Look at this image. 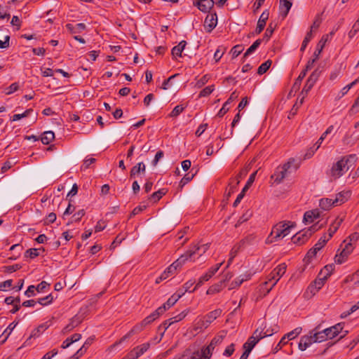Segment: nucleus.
I'll list each match as a JSON object with an SVG mask.
<instances>
[{"label": "nucleus", "mask_w": 359, "mask_h": 359, "mask_svg": "<svg viewBox=\"0 0 359 359\" xmlns=\"http://www.w3.org/2000/svg\"><path fill=\"white\" fill-rule=\"evenodd\" d=\"M358 157L356 154H349L342 156L336 163H334L327 174L331 180H337L344 175L350 168H353Z\"/></svg>", "instance_id": "f257e3e1"}, {"label": "nucleus", "mask_w": 359, "mask_h": 359, "mask_svg": "<svg viewBox=\"0 0 359 359\" xmlns=\"http://www.w3.org/2000/svg\"><path fill=\"white\" fill-rule=\"evenodd\" d=\"M294 226V223L292 222L284 221L276 224L266 239L267 243H272L283 238L290 233L291 229Z\"/></svg>", "instance_id": "f03ea898"}, {"label": "nucleus", "mask_w": 359, "mask_h": 359, "mask_svg": "<svg viewBox=\"0 0 359 359\" xmlns=\"http://www.w3.org/2000/svg\"><path fill=\"white\" fill-rule=\"evenodd\" d=\"M287 269V265L285 263L278 265L269 275L268 280L264 282V286L271 284L270 287L267 288L266 292H269L276 285L280 278L285 274Z\"/></svg>", "instance_id": "7ed1b4c3"}, {"label": "nucleus", "mask_w": 359, "mask_h": 359, "mask_svg": "<svg viewBox=\"0 0 359 359\" xmlns=\"http://www.w3.org/2000/svg\"><path fill=\"white\" fill-rule=\"evenodd\" d=\"M322 227V225L318 226L317 224H314L311 226L308 229H304L295 235H294L292 238V242L299 245H303L305 243L309 237L316 231L320 229Z\"/></svg>", "instance_id": "20e7f679"}, {"label": "nucleus", "mask_w": 359, "mask_h": 359, "mask_svg": "<svg viewBox=\"0 0 359 359\" xmlns=\"http://www.w3.org/2000/svg\"><path fill=\"white\" fill-rule=\"evenodd\" d=\"M290 168V162L283 164L282 166L278 167L271 178L274 180L276 184L280 183L287 175V172Z\"/></svg>", "instance_id": "39448f33"}, {"label": "nucleus", "mask_w": 359, "mask_h": 359, "mask_svg": "<svg viewBox=\"0 0 359 359\" xmlns=\"http://www.w3.org/2000/svg\"><path fill=\"white\" fill-rule=\"evenodd\" d=\"M210 245L209 243L205 244H201L197 243L192 247H191L187 251V253L188 255L190 254V260L194 259L195 255H198L201 257L202 255H203L209 248Z\"/></svg>", "instance_id": "423d86ee"}, {"label": "nucleus", "mask_w": 359, "mask_h": 359, "mask_svg": "<svg viewBox=\"0 0 359 359\" xmlns=\"http://www.w3.org/2000/svg\"><path fill=\"white\" fill-rule=\"evenodd\" d=\"M222 264V263L216 264L215 266L211 267L208 270V271L206 272L204 275L201 276L200 278L198 279V283L196 285V287H201L205 282L210 279L212 277V276H214L217 272Z\"/></svg>", "instance_id": "0eeeda50"}, {"label": "nucleus", "mask_w": 359, "mask_h": 359, "mask_svg": "<svg viewBox=\"0 0 359 359\" xmlns=\"http://www.w3.org/2000/svg\"><path fill=\"white\" fill-rule=\"evenodd\" d=\"M214 0H194L193 4L203 13H208L214 6Z\"/></svg>", "instance_id": "6e6552de"}, {"label": "nucleus", "mask_w": 359, "mask_h": 359, "mask_svg": "<svg viewBox=\"0 0 359 359\" xmlns=\"http://www.w3.org/2000/svg\"><path fill=\"white\" fill-rule=\"evenodd\" d=\"M222 313L221 309H215L209 312L201 320V327H208L210 324L217 318Z\"/></svg>", "instance_id": "1a4fd4ad"}, {"label": "nucleus", "mask_w": 359, "mask_h": 359, "mask_svg": "<svg viewBox=\"0 0 359 359\" xmlns=\"http://www.w3.org/2000/svg\"><path fill=\"white\" fill-rule=\"evenodd\" d=\"M344 328V323H339L334 326L326 328L324 330L327 339H332L337 337L340 332H342Z\"/></svg>", "instance_id": "9d476101"}, {"label": "nucleus", "mask_w": 359, "mask_h": 359, "mask_svg": "<svg viewBox=\"0 0 359 359\" xmlns=\"http://www.w3.org/2000/svg\"><path fill=\"white\" fill-rule=\"evenodd\" d=\"M320 72L318 69L314 70L308 78L306 83L302 90V93H305V94H307L309 91L311 90V89L313 88L314 84L316 83V81L318 80L319 76H320Z\"/></svg>", "instance_id": "9b49d317"}, {"label": "nucleus", "mask_w": 359, "mask_h": 359, "mask_svg": "<svg viewBox=\"0 0 359 359\" xmlns=\"http://www.w3.org/2000/svg\"><path fill=\"white\" fill-rule=\"evenodd\" d=\"M217 14L210 13L208 14L204 22V27L207 32H211L213 29L217 26Z\"/></svg>", "instance_id": "f8f14e48"}, {"label": "nucleus", "mask_w": 359, "mask_h": 359, "mask_svg": "<svg viewBox=\"0 0 359 359\" xmlns=\"http://www.w3.org/2000/svg\"><path fill=\"white\" fill-rule=\"evenodd\" d=\"M147 325L145 324H143V321L135 325L130 331H129L126 334H125L123 337H121L118 341H116L113 345V346H115L118 344H121L123 341L129 339L133 334L138 333V332H141L144 329V327H145Z\"/></svg>", "instance_id": "ddd939ff"}, {"label": "nucleus", "mask_w": 359, "mask_h": 359, "mask_svg": "<svg viewBox=\"0 0 359 359\" xmlns=\"http://www.w3.org/2000/svg\"><path fill=\"white\" fill-rule=\"evenodd\" d=\"M314 341L315 340H313L310 333L308 335H304L300 338L298 344V348L300 351H304L315 343Z\"/></svg>", "instance_id": "4468645a"}, {"label": "nucleus", "mask_w": 359, "mask_h": 359, "mask_svg": "<svg viewBox=\"0 0 359 359\" xmlns=\"http://www.w3.org/2000/svg\"><path fill=\"white\" fill-rule=\"evenodd\" d=\"M240 182V177L238 175L235 177L230 179L228 187L226 189L225 196L228 199L232 194H233L237 188L238 184Z\"/></svg>", "instance_id": "2eb2a0df"}, {"label": "nucleus", "mask_w": 359, "mask_h": 359, "mask_svg": "<svg viewBox=\"0 0 359 359\" xmlns=\"http://www.w3.org/2000/svg\"><path fill=\"white\" fill-rule=\"evenodd\" d=\"M269 16V13L267 10L264 11L260 15L259 19L257 22V26L255 29L256 34H260L266 26V20Z\"/></svg>", "instance_id": "dca6fc26"}, {"label": "nucleus", "mask_w": 359, "mask_h": 359, "mask_svg": "<svg viewBox=\"0 0 359 359\" xmlns=\"http://www.w3.org/2000/svg\"><path fill=\"white\" fill-rule=\"evenodd\" d=\"M146 172V165L143 162H140L134 165L130 172V178H135L140 174H144Z\"/></svg>", "instance_id": "f3484780"}, {"label": "nucleus", "mask_w": 359, "mask_h": 359, "mask_svg": "<svg viewBox=\"0 0 359 359\" xmlns=\"http://www.w3.org/2000/svg\"><path fill=\"white\" fill-rule=\"evenodd\" d=\"M292 6V3L291 0H280V5H279V10H280V15L285 18L291 7Z\"/></svg>", "instance_id": "a211bd4d"}, {"label": "nucleus", "mask_w": 359, "mask_h": 359, "mask_svg": "<svg viewBox=\"0 0 359 359\" xmlns=\"http://www.w3.org/2000/svg\"><path fill=\"white\" fill-rule=\"evenodd\" d=\"M149 348V344L145 343L135 347L130 353V358H139L143 355Z\"/></svg>", "instance_id": "6ab92c4d"}, {"label": "nucleus", "mask_w": 359, "mask_h": 359, "mask_svg": "<svg viewBox=\"0 0 359 359\" xmlns=\"http://www.w3.org/2000/svg\"><path fill=\"white\" fill-rule=\"evenodd\" d=\"M313 340H315V343H320L325 341L327 339V337L325 336V332H324V330L322 331H318V327H316L315 329L310 332Z\"/></svg>", "instance_id": "aec40b11"}, {"label": "nucleus", "mask_w": 359, "mask_h": 359, "mask_svg": "<svg viewBox=\"0 0 359 359\" xmlns=\"http://www.w3.org/2000/svg\"><path fill=\"white\" fill-rule=\"evenodd\" d=\"M344 221L343 217H337L330 224V228L328 229V236H327L329 238H331L334 233L337 231L340 225Z\"/></svg>", "instance_id": "412c9836"}, {"label": "nucleus", "mask_w": 359, "mask_h": 359, "mask_svg": "<svg viewBox=\"0 0 359 359\" xmlns=\"http://www.w3.org/2000/svg\"><path fill=\"white\" fill-rule=\"evenodd\" d=\"M351 192L350 191H342L336 195L334 202L338 205H341L347 201L348 199L351 197Z\"/></svg>", "instance_id": "4be33fe9"}, {"label": "nucleus", "mask_w": 359, "mask_h": 359, "mask_svg": "<svg viewBox=\"0 0 359 359\" xmlns=\"http://www.w3.org/2000/svg\"><path fill=\"white\" fill-rule=\"evenodd\" d=\"M187 46V41L184 40L181 41L178 45L174 46L171 50L172 55L174 58L177 57H182V53Z\"/></svg>", "instance_id": "5701e85b"}, {"label": "nucleus", "mask_w": 359, "mask_h": 359, "mask_svg": "<svg viewBox=\"0 0 359 359\" xmlns=\"http://www.w3.org/2000/svg\"><path fill=\"white\" fill-rule=\"evenodd\" d=\"M319 216L320 213L318 210H309L304 213L303 221L305 223H311Z\"/></svg>", "instance_id": "b1692460"}, {"label": "nucleus", "mask_w": 359, "mask_h": 359, "mask_svg": "<svg viewBox=\"0 0 359 359\" xmlns=\"http://www.w3.org/2000/svg\"><path fill=\"white\" fill-rule=\"evenodd\" d=\"M66 27L71 33L79 34L85 30L86 26L84 23H78L75 25L69 23L66 25Z\"/></svg>", "instance_id": "393cba45"}, {"label": "nucleus", "mask_w": 359, "mask_h": 359, "mask_svg": "<svg viewBox=\"0 0 359 359\" xmlns=\"http://www.w3.org/2000/svg\"><path fill=\"white\" fill-rule=\"evenodd\" d=\"M164 307L163 308V310ZM162 309H157L153 313H151L149 316H147L142 321L143 324L146 325L151 323L156 319H157L161 315H162Z\"/></svg>", "instance_id": "a878e982"}, {"label": "nucleus", "mask_w": 359, "mask_h": 359, "mask_svg": "<svg viewBox=\"0 0 359 359\" xmlns=\"http://www.w3.org/2000/svg\"><path fill=\"white\" fill-rule=\"evenodd\" d=\"M189 259H190V254L188 255L186 252L170 266H174L173 270L176 271L177 268L181 267Z\"/></svg>", "instance_id": "bb28decb"}, {"label": "nucleus", "mask_w": 359, "mask_h": 359, "mask_svg": "<svg viewBox=\"0 0 359 359\" xmlns=\"http://www.w3.org/2000/svg\"><path fill=\"white\" fill-rule=\"evenodd\" d=\"M337 203L334 202V199L332 198H322L320 201V206L323 210H329L333 206H337Z\"/></svg>", "instance_id": "cd10ccee"}, {"label": "nucleus", "mask_w": 359, "mask_h": 359, "mask_svg": "<svg viewBox=\"0 0 359 359\" xmlns=\"http://www.w3.org/2000/svg\"><path fill=\"white\" fill-rule=\"evenodd\" d=\"M55 139V134L53 131L48 130L44 132L41 137V142L43 144H48Z\"/></svg>", "instance_id": "c85d7f7f"}, {"label": "nucleus", "mask_w": 359, "mask_h": 359, "mask_svg": "<svg viewBox=\"0 0 359 359\" xmlns=\"http://www.w3.org/2000/svg\"><path fill=\"white\" fill-rule=\"evenodd\" d=\"M177 302V297L174 296L173 294L167 300L165 303H164L158 309H162L164 307V309L162 310V313H163L167 309H170Z\"/></svg>", "instance_id": "c756f323"}, {"label": "nucleus", "mask_w": 359, "mask_h": 359, "mask_svg": "<svg viewBox=\"0 0 359 359\" xmlns=\"http://www.w3.org/2000/svg\"><path fill=\"white\" fill-rule=\"evenodd\" d=\"M39 250H42L43 252L45 251V249L43 248H30L25 251V257H29L30 259H34L36 257L39 255Z\"/></svg>", "instance_id": "7c9ffc66"}, {"label": "nucleus", "mask_w": 359, "mask_h": 359, "mask_svg": "<svg viewBox=\"0 0 359 359\" xmlns=\"http://www.w3.org/2000/svg\"><path fill=\"white\" fill-rule=\"evenodd\" d=\"M349 254L344 251V249L339 254H337L334 257V262L338 264H343L345 262L348 257Z\"/></svg>", "instance_id": "2f4dec72"}, {"label": "nucleus", "mask_w": 359, "mask_h": 359, "mask_svg": "<svg viewBox=\"0 0 359 359\" xmlns=\"http://www.w3.org/2000/svg\"><path fill=\"white\" fill-rule=\"evenodd\" d=\"M262 39H259L256 40L246 50L244 53L243 58H246L248 55L252 54L261 44Z\"/></svg>", "instance_id": "473e14b6"}, {"label": "nucleus", "mask_w": 359, "mask_h": 359, "mask_svg": "<svg viewBox=\"0 0 359 359\" xmlns=\"http://www.w3.org/2000/svg\"><path fill=\"white\" fill-rule=\"evenodd\" d=\"M167 191L165 189H161L154 192L149 197L150 200H153L154 203L158 201L165 194Z\"/></svg>", "instance_id": "72a5a7b5"}, {"label": "nucleus", "mask_w": 359, "mask_h": 359, "mask_svg": "<svg viewBox=\"0 0 359 359\" xmlns=\"http://www.w3.org/2000/svg\"><path fill=\"white\" fill-rule=\"evenodd\" d=\"M17 324H18V323H15V322H13L4 330V332H3V334L1 335V337H4V339L1 341L2 343L5 342V341L8 338V337L10 336V334H11L12 331L15 327Z\"/></svg>", "instance_id": "f704fd0d"}, {"label": "nucleus", "mask_w": 359, "mask_h": 359, "mask_svg": "<svg viewBox=\"0 0 359 359\" xmlns=\"http://www.w3.org/2000/svg\"><path fill=\"white\" fill-rule=\"evenodd\" d=\"M224 335H216L215 337L211 340L210 344L208 346L214 350L215 346L218 344H221L224 339Z\"/></svg>", "instance_id": "c9c22d12"}, {"label": "nucleus", "mask_w": 359, "mask_h": 359, "mask_svg": "<svg viewBox=\"0 0 359 359\" xmlns=\"http://www.w3.org/2000/svg\"><path fill=\"white\" fill-rule=\"evenodd\" d=\"M302 330V329L300 327H297L294 330H293L292 331L285 334L283 336V337H285V340L286 339L292 340V339H294L295 337H297L301 333Z\"/></svg>", "instance_id": "e433bc0d"}, {"label": "nucleus", "mask_w": 359, "mask_h": 359, "mask_svg": "<svg viewBox=\"0 0 359 359\" xmlns=\"http://www.w3.org/2000/svg\"><path fill=\"white\" fill-rule=\"evenodd\" d=\"M326 280V276H322L318 275V278L313 281V285H315V287H316L317 289L319 290L325 285Z\"/></svg>", "instance_id": "4c0bfd02"}, {"label": "nucleus", "mask_w": 359, "mask_h": 359, "mask_svg": "<svg viewBox=\"0 0 359 359\" xmlns=\"http://www.w3.org/2000/svg\"><path fill=\"white\" fill-rule=\"evenodd\" d=\"M271 60H266V62H264V63H262L259 67H258V69H257V74L262 75L263 74H264L265 72H266V71L269 69V67H271Z\"/></svg>", "instance_id": "58836bf2"}, {"label": "nucleus", "mask_w": 359, "mask_h": 359, "mask_svg": "<svg viewBox=\"0 0 359 359\" xmlns=\"http://www.w3.org/2000/svg\"><path fill=\"white\" fill-rule=\"evenodd\" d=\"M326 234H324L318 241V243L314 245V248L318 250H320L326 243L330 240Z\"/></svg>", "instance_id": "ea45409f"}, {"label": "nucleus", "mask_w": 359, "mask_h": 359, "mask_svg": "<svg viewBox=\"0 0 359 359\" xmlns=\"http://www.w3.org/2000/svg\"><path fill=\"white\" fill-rule=\"evenodd\" d=\"M185 108L186 107H184L182 104L177 105L168 116L172 118H176L185 109Z\"/></svg>", "instance_id": "a19ab883"}, {"label": "nucleus", "mask_w": 359, "mask_h": 359, "mask_svg": "<svg viewBox=\"0 0 359 359\" xmlns=\"http://www.w3.org/2000/svg\"><path fill=\"white\" fill-rule=\"evenodd\" d=\"M47 328L48 325L46 324H41L32 332L30 337H38L41 334V333L46 330Z\"/></svg>", "instance_id": "79ce46f5"}, {"label": "nucleus", "mask_w": 359, "mask_h": 359, "mask_svg": "<svg viewBox=\"0 0 359 359\" xmlns=\"http://www.w3.org/2000/svg\"><path fill=\"white\" fill-rule=\"evenodd\" d=\"M243 50L244 47L242 44L234 46L231 50L232 58L238 57L243 51Z\"/></svg>", "instance_id": "37998d69"}, {"label": "nucleus", "mask_w": 359, "mask_h": 359, "mask_svg": "<svg viewBox=\"0 0 359 359\" xmlns=\"http://www.w3.org/2000/svg\"><path fill=\"white\" fill-rule=\"evenodd\" d=\"M257 173V171H255L250 175L245 187L242 189L243 192H246L248 190V189L252 186V184L255 182Z\"/></svg>", "instance_id": "c03bdc74"}, {"label": "nucleus", "mask_w": 359, "mask_h": 359, "mask_svg": "<svg viewBox=\"0 0 359 359\" xmlns=\"http://www.w3.org/2000/svg\"><path fill=\"white\" fill-rule=\"evenodd\" d=\"M32 111L33 109H28L25 110L22 114H14L11 118V121H16L21 119L22 118L27 117Z\"/></svg>", "instance_id": "a18cd8bd"}, {"label": "nucleus", "mask_w": 359, "mask_h": 359, "mask_svg": "<svg viewBox=\"0 0 359 359\" xmlns=\"http://www.w3.org/2000/svg\"><path fill=\"white\" fill-rule=\"evenodd\" d=\"M239 249H240V246H237V245H234L232 248V249H231V250L230 251V253H229V260L227 262L226 267H228L232 263L233 259L237 255V253L239 251Z\"/></svg>", "instance_id": "49530a36"}, {"label": "nucleus", "mask_w": 359, "mask_h": 359, "mask_svg": "<svg viewBox=\"0 0 359 359\" xmlns=\"http://www.w3.org/2000/svg\"><path fill=\"white\" fill-rule=\"evenodd\" d=\"M53 301V297L51 294L38 299V303L42 306H47L50 304Z\"/></svg>", "instance_id": "de8ad7c7"}, {"label": "nucleus", "mask_w": 359, "mask_h": 359, "mask_svg": "<svg viewBox=\"0 0 359 359\" xmlns=\"http://www.w3.org/2000/svg\"><path fill=\"white\" fill-rule=\"evenodd\" d=\"M334 269V266L332 264L326 265L323 270L319 273V276H326V278L331 275L332 271Z\"/></svg>", "instance_id": "09e8293b"}, {"label": "nucleus", "mask_w": 359, "mask_h": 359, "mask_svg": "<svg viewBox=\"0 0 359 359\" xmlns=\"http://www.w3.org/2000/svg\"><path fill=\"white\" fill-rule=\"evenodd\" d=\"M214 90H215L214 85L208 86L205 87L200 92V93L198 95V98L208 96L213 92Z\"/></svg>", "instance_id": "8fccbe9b"}, {"label": "nucleus", "mask_w": 359, "mask_h": 359, "mask_svg": "<svg viewBox=\"0 0 359 359\" xmlns=\"http://www.w3.org/2000/svg\"><path fill=\"white\" fill-rule=\"evenodd\" d=\"M222 288V282H220L218 284H215V285L210 286L208 288V290H207V294H212L217 293L221 291Z\"/></svg>", "instance_id": "3c124183"}, {"label": "nucleus", "mask_w": 359, "mask_h": 359, "mask_svg": "<svg viewBox=\"0 0 359 359\" xmlns=\"http://www.w3.org/2000/svg\"><path fill=\"white\" fill-rule=\"evenodd\" d=\"M196 173L186 174L180 182V187L182 188L185 184L192 180Z\"/></svg>", "instance_id": "603ef678"}, {"label": "nucleus", "mask_w": 359, "mask_h": 359, "mask_svg": "<svg viewBox=\"0 0 359 359\" xmlns=\"http://www.w3.org/2000/svg\"><path fill=\"white\" fill-rule=\"evenodd\" d=\"M250 337L255 341L257 340L258 342L260 339L264 338V335L263 334V329H259V327L257 328Z\"/></svg>", "instance_id": "864d4df0"}, {"label": "nucleus", "mask_w": 359, "mask_h": 359, "mask_svg": "<svg viewBox=\"0 0 359 359\" xmlns=\"http://www.w3.org/2000/svg\"><path fill=\"white\" fill-rule=\"evenodd\" d=\"M257 343V340L255 341L253 339H251V337H249L248 341L243 344V348L245 350H250V352H251Z\"/></svg>", "instance_id": "5fc2aeb1"}, {"label": "nucleus", "mask_w": 359, "mask_h": 359, "mask_svg": "<svg viewBox=\"0 0 359 359\" xmlns=\"http://www.w3.org/2000/svg\"><path fill=\"white\" fill-rule=\"evenodd\" d=\"M174 266H169L161 273V279H166L169 276L173 275L176 271L173 270Z\"/></svg>", "instance_id": "6e6d98bb"}, {"label": "nucleus", "mask_w": 359, "mask_h": 359, "mask_svg": "<svg viewBox=\"0 0 359 359\" xmlns=\"http://www.w3.org/2000/svg\"><path fill=\"white\" fill-rule=\"evenodd\" d=\"M86 212L83 209L79 210L78 212H76L74 215L72 217L71 222H79L81 218L85 215Z\"/></svg>", "instance_id": "4d7b16f0"}, {"label": "nucleus", "mask_w": 359, "mask_h": 359, "mask_svg": "<svg viewBox=\"0 0 359 359\" xmlns=\"http://www.w3.org/2000/svg\"><path fill=\"white\" fill-rule=\"evenodd\" d=\"M274 29L275 27L272 26V23H270L264 34L263 40L268 41L273 34Z\"/></svg>", "instance_id": "13d9d810"}, {"label": "nucleus", "mask_w": 359, "mask_h": 359, "mask_svg": "<svg viewBox=\"0 0 359 359\" xmlns=\"http://www.w3.org/2000/svg\"><path fill=\"white\" fill-rule=\"evenodd\" d=\"M197 356H199L198 352L194 353L192 356H189L184 353L182 354L176 355L173 359H197Z\"/></svg>", "instance_id": "bf43d9fd"}, {"label": "nucleus", "mask_w": 359, "mask_h": 359, "mask_svg": "<svg viewBox=\"0 0 359 359\" xmlns=\"http://www.w3.org/2000/svg\"><path fill=\"white\" fill-rule=\"evenodd\" d=\"M311 39H312V34H311V31H310L309 32H308L306 34L304 39L303 40V42L302 43L301 48H300V50L302 52L304 51L305 48H306L309 42L311 41Z\"/></svg>", "instance_id": "052dcab7"}, {"label": "nucleus", "mask_w": 359, "mask_h": 359, "mask_svg": "<svg viewBox=\"0 0 359 359\" xmlns=\"http://www.w3.org/2000/svg\"><path fill=\"white\" fill-rule=\"evenodd\" d=\"M210 79V76L208 74H205L200 79H198L196 83V87L200 88L203 87Z\"/></svg>", "instance_id": "680f3d73"}, {"label": "nucleus", "mask_w": 359, "mask_h": 359, "mask_svg": "<svg viewBox=\"0 0 359 359\" xmlns=\"http://www.w3.org/2000/svg\"><path fill=\"white\" fill-rule=\"evenodd\" d=\"M225 48L222 47H218V48L216 50L215 54H214V59L216 62H218L220 59L222 58V55L224 53Z\"/></svg>", "instance_id": "e2e57ef3"}, {"label": "nucleus", "mask_w": 359, "mask_h": 359, "mask_svg": "<svg viewBox=\"0 0 359 359\" xmlns=\"http://www.w3.org/2000/svg\"><path fill=\"white\" fill-rule=\"evenodd\" d=\"M212 351L213 350L211 349L208 346L203 348L201 351V357L206 359H210L211 358Z\"/></svg>", "instance_id": "0e129e2a"}, {"label": "nucleus", "mask_w": 359, "mask_h": 359, "mask_svg": "<svg viewBox=\"0 0 359 359\" xmlns=\"http://www.w3.org/2000/svg\"><path fill=\"white\" fill-rule=\"evenodd\" d=\"M22 268V266L16 264L10 266H4V271L7 273H13L14 271H16Z\"/></svg>", "instance_id": "69168bd1"}, {"label": "nucleus", "mask_w": 359, "mask_h": 359, "mask_svg": "<svg viewBox=\"0 0 359 359\" xmlns=\"http://www.w3.org/2000/svg\"><path fill=\"white\" fill-rule=\"evenodd\" d=\"M19 88V85L18 83H13L11 85H10L6 89L5 93L6 95H11L13 93L17 91Z\"/></svg>", "instance_id": "338daca9"}, {"label": "nucleus", "mask_w": 359, "mask_h": 359, "mask_svg": "<svg viewBox=\"0 0 359 359\" xmlns=\"http://www.w3.org/2000/svg\"><path fill=\"white\" fill-rule=\"evenodd\" d=\"M359 31V19L353 24L352 29L348 33L349 37H353Z\"/></svg>", "instance_id": "774afa93"}]
</instances>
